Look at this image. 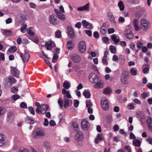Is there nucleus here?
Here are the masks:
<instances>
[{
	"mask_svg": "<svg viewBox=\"0 0 152 152\" xmlns=\"http://www.w3.org/2000/svg\"><path fill=\"white\" fill-rule=\"evenodd\" d=\"M103 84L100 81H98L94 85V87L95 88H101L103 87Z\"/></svg>",
	"mask_w": 152,
	"mask_h": 152,
	"instance_id": "28",
	"label": "nucleus"
},
{
	"mask_svg": "<svg viewBox=\"0 0 152 152\" xmlns=\"http://www.w3.org/2000/svg\"><path fill=\"white\" fill-rule=\"evenodd\" d=\"M58 103L60 107V108L62 109L63 107V101L62 99L60 98L58 101Z\"/></svg>",
	"mask_w": 152,
	"mask_h": 152,
	"instance_id": "45",
	"label": "nucleus"
},
{
	"mask_svg": "<svg viewBox=\"0 0 152 152\" xmlns=\"http://www.w3.org/2000/svg\"><path fill=\"white\" fill-rule=\"evenodd\" d=\"M132 143L134 146L139 147L141 145V142L138 139L134 140L132 142Z\"/></svg>",
	"mask_w": 152,
	"mask_h": 152,
	"instance_id": "24",
	"label": "nucleus"
},
{
	"mask_svg": "<svg viewBox=\"0 0 152 152\" xmlns=\"http://www.w3.org/2000/svg\"><path fill=\"white\" fill-rule=\"evenodd\" d=\"M11 91L13 93H17L18 91V89L17 87L15 86L12 87L11 89Z\"/></svg>",
	"mask_w": 152,
	"mask_h": 152,
	"instance_id": "44",
	"label": "nucleus"
},
{
	"mask_svg": "<svg viewBox=\"0 0 152 152\" xmlns=\"http://www.w3.org/2000/svg\"><path fill=\"white\" fill-rule=\"evenodd\" d=\"M102 140V135L101 134H98L97 135L96 139H95L94 142L98 144L99 142Z\"/></svg>",
	"mask_w": 152,
	"mask_h": 152,
	"instance_id": "23",
	"label": "nucleus"
},
{
	"mask_svg": "<svg viewBox=\"0 0 152 152\" xmlns=\"http://www.w3.org/2000/svg\"><path fill=\"white\" fill-rule=\"evenodd\" d=\"M113 129L114 132H117L119 130V128L117 124H115L113 127Z\"/></svg>",
	"mask_w": 152,
	"mask_h": 152,
	"instance_id": "52",
	"label": "nucleus"
},
{
	"mask_svg": "<svg viewBox=\"0 0 152 152\" xmlns=\"http://www.w3.org/2000/svg\"><path fill=\"white\" fill-rule=\"evenodd\" d=\"M20 98V96L17 94H15L13 95L11 97L12 99L15 101L19 99Z\"/></svg>",
	"mask_w": 152,
	"mask_h": 152,
	"instance_id": "40",
	"label": "nucleus"
},
{
	"mask_svg": "<svg viewBox=\"0 0 152 152\" xmlns=\"http://www.w3.org/2000/svg\"><path fill=\"white\" fill-rule=\"evenodd\" d=\"M24 57V60L25 61H26V62H28L30 57V54L28 53L25 51V52Z\"/></svg>",
	"mask_w": 152,
	"mask_h": 152,
	"instance_id": "34",
	"label": "nucleus"
},
{
	"mask_svg": "<svg viewBox=\"0 0 152 152\" xmlns=\"http://www.w3.org/2000/svg\"><path fill=\"white\" fill-rule=\"evenodd\" d=\"M79 104V102L77 100H75L74 102V105L75 107H78Z\"/></svg>",
	"mask_w": 152,
	"mask_h": 152,
	"instance_id": "55",
	"label": "nucleus"
},
{
	"mask_svg": "<svg viewBox=\"0 0 152 152\" xmlns=\"http://www.w3.org/2000/svg\"><path fill=\"white\" fill-rule=\"evenodd\" d=\"M72 126L75 130H77L79 129V125L76 122H74L72 124Z\"/></svg>",
	"mask_w": 152,
	"mask_h": 152,
	"instance_id": "42",
	"label": "nucleus"
},
{
	"mask_svg": "<svg viewBox=\"0 0 152 152\" xmlns=\"http://www.w3.org/2000/svg\"><path fill=\"white\" fill-rule=\"evenodd\" d=\"M57 16L54 14L50 15L49 18V20L50 23L53 25H56L59 22Z\"/></svg>",
	"mask_w": 152,
	"mask_h": 152,
	"instance_id": "6",
	"label": "nucleus"
},
{
	"mask_svg": "<svg viewBox=\"0 0 152 152\" xmlns=\"http://www.w3.org/2000/svg\"><path fill=\"white\" fill-rule=\"evenodd\" d=\"M82 24L83 26L87 27L89 25V23L85 20H83L82 21Z\"/></svg>",
	"mask_w": 152,
	"mask_h": 152,
	"instance_id": "50",
	"label": "nucleus"
},
{
	"mask_svg": "<svg viewBox=\"0 0 152 152\" xmlns=\"http://www.w3.org/2000/svg\"><path fill=\"white\" fill-rule=\"evenodd\" d=\"M85 32L86 34L89 37H91L92 36V32L90 30H85Z\"/></svg>",
	"mask_w": 152,
	"mask_h": 152,
	"instance_id": "54",
	"label": "nucleus"
},
{
	"mask_svg": "<svg viewBox=\"0 0 152 152\" xmlns=\"http://www.w3.org/2000/svg\"><path fill=\"white\" fill-rule=\"evenodd\" d=\"M149 96V93L148 92H144L141 94V97L143 99H145L146 97H148Z\"/></svg>",
	"mask_w": 152,
	"mask_h": 152,
	"instance_id": "43",
	"label": "nucleus"
},
{
	"mask_svg": "<svg viewBox=\"0 0 152 152\" xmlns=\"http://www.w3.org/2000/svg\"><path fill=\"white\" fill-rule=\"evenodd\" d=\"M77 10L79 11H83L86 10L87 11H88L90 10V4L89 3H87L85 6L80 7L77 8Z\"/></svg>",
	"mask_w": 152,
	"mask_h": 152,
	"instance_id": "11",
	"label": "nucleus"
},
{
	"mask_svg": "<svg viewBox=\"0 0 152 152\" xmlns=\"http://www.w3.org/2000/svg\"><path fill=\"white\" fill-rule=\"evenodd\" d=\"M118 6L121 11L124 10V6L123 2L120 1L118 4Z\"/></svg>",
	"mask_w": 152,
	"mask_h": 152,
	"instance_id": "33",
	"label": "nucleus"
},
{
	"mask_svg": "<svg viewBox=\"0 0 152 152\" xmlns=\"http://www.w3.org/2000/svg\"><path fill=\"white\" fill-rule=\"evenodd\" d=\"M111 37L112 40L115 43L117 44L120 41L119 38L117 37L115 34H113L111 36Z\"/></svg>",
	"mask_w": 152,
	"mask_h": 152,
	"instance_id": "19",
	"label": "nucleus"
},
{
	"mask_svg": "<svg viewBox=\"0 0 152 152\" xmlns=\"http://www.w3.org/2000/svg\"><path fill=\"white\" fill-rule=\"evenodd\" d=\"M18 152H29L28 150L25 148H20Z\"/></svg>",
	"mask_w": 152,
	"mask_h": 152,
	"instance_id": "63",
	"label": "nucleus"
},
{
	"mask_svg": "<svg viewBox=\"0 0 152 152\" xmlns=\"http://www.w3.org/2000/svg\"><path fill=\"white\" fill-rule=\"evenodd\" d=\"M136 138V137L132 132H130L129 134V139H130Z\"/></svg>",
	"mask_w": 152,
	"mask_h": 152,
	"instance_id": "59",
	"label": "nucleus"
},
{
	"mask_svg": "<svg viewBox=\"0 0 152 152\" xmlns=\"http://www.w3.org/2000/svg\"><path fill=\"white\" fill-rule=\"evenodd\" d=\"M67 48L69 50H71L74 48V46L72 44V42L71 41H68L66 45Z\"/></svg>",
	"mask_w": 152,
	"mask_h": 152,
	"instance_id": "26",
	"label": "nucleus"
},
{
	"mask_svg": "<svg viewBox=\"0 0 152 152\" xmlns=\"http://www.w3.org/2000/svg\"><path fill=\"white\" fill-rule=\"evenodd\" d=\"M108 18L109 19L111 23H113V24L115 23V18L113 13L111 12H109L108 13Z\"/></svg>",
	"mask_w": 152,
	"mask_h": 152,
	"instance_id": "22",
	"label": "nucleus"
},
{
	"mask_svg": "<svg viewBox=\"0 0 152 152\" xmlns=\"http://www.w3.org/2000/svg\"><path fill=\"white\" fill-rule=\"evenodd\" d=\"M58 56L57 54H54L53 56L52 59V61L53 63L56 62V60H57L58 58Z\"/></svg>",
	"mask_w": 152,
	"mask_h": 152,
	"instance_id": "39",
	"label": "nucleus"
},
{
	"mask_svg": "<svg viewBox=\"0 0 152 152\" xmlns=\"http://www.w3.org/2000/svg\"><path fill=\"white\" fill-rule=\"evenodd\" d=\"M133 24L136 31H137L140 29V26H139V21L138 19H134L133 21Z\"/></svg>",
	"mask_w": 152,
	"mask_h": 152,
	"instance_id": "12",
	"label": "nucleus"
},
{
	"mask_svg": "<svg viewBox=\"0 0 152 152\" xmlns=\"http://www.w3.org/2000/svg\"><path fill=\"white\" fill-rule=\"evenodd\" d=\"M81 126L83 130L86 131L89 129L90 125L87 120L82 119L81 122Z\"/></svg>",
	"mask_w": 152,
	"mask_h": 152,
	"instance_id": "7",
	"label": "nucleus"
},
{
	"mask_svg": "<svg viewBox=\"0 0 152 152\" xmlns=\"http://www.w3.org/2000/svg\"><path fill=\"white\" fill-rule=\"evenodd\" d=\"M64 96V107L65 108H66L70 106L69 102L72 103V101L71 100H68L66 98L65 96Z\"/></svg>",
	"mask_w": 152,
	"mask_h": 152,
	"instance_id": "18",
	"label": "nucleus"
},
{
	"mask_svg": "<svg viewBox=\"0 0 152 152\" xmlns=\"http://www.w3.org/2000/svg\"><path fill=\"white\" fill-rule=\"evenodd\" d=\"M83 138V134L82 132L78 131L75 137V140L78 141L81 140Z\"/></svg>",
	"mask_w": 152,
	"mask_h": 152,
	"instance_id": "13",
	"label": "nucleus"
},
{
	"mask_svg": "<svg viewBox=\"0 0 152 152\" xmlns=\"http://www.w3.org/2000/svg\"><path fill=\"white\" fill-rule=\"evenodd\" d=\"M11 73L13 76L16 77H19L20 71L17 69L14 68L13 69H11Z\"/></svg>",
	"mask_w": 152,
	"mask_h": 152,
	"instance_id": "17",
	"label": "nucleus"
},
{
	"mask_svg": "<svg viewBox=\"0 0 152 152\" xmlns=\"http://www.w3.org/2000/svg\"><path fill=\"white\" fill-rule=\"evenodd\" d=\"M20 107L22 108H27V104L26 103L22 102L20 104Z\"/></svg>",
	"mask_w": 152,
	"mask_h": 152,
	"instance_id": "51",
	"label": "nucleus"
},
{
	"mask_svg": "<svg viewBox=\"0 0 152 152\" xmlns=\"http://www.w3.org/2000/svg\"><path fill=\"white\" fill-rule=\"evenodd\" d=\"M71 58L75 63H78L81 60L80 56L76 54H74L72 55L71 56Z\"/></svg>",
	"mask_w": 152,
	"mask_h": 152,
	"instance_id": "10",
	"label": "nucleus"
},
{
	"mask_svg": "<svg viewBox=\"0 0 152 152\" xmlns=\"http://www.w3.org/2000/svg\"><path fill=\"white\" fill-rule=\"evenodd\" d=\"M68 35L71 39H73L75 37V34L72 28L70 26H68L67 27Z\"/></svg>",
	"mask_w": 152,
	"mask_h": 152,
	"instance_id": "9",
	"label": "nucleus"
},
{
	"mask_svg": "<svg viewBox=\"0 0 152 152\" xmlns=\"http://www.w3.org/2000/svg\"><path fill=\"white\" fill-rule=\"evenodd\" d=\"M5 142L4 136L2 134H0V147L5 145Z\"/></svg>",
	"mask_w": 152,
	"mask_h": 152,
	"instance_id": "21",
	"label": "nucleus"
},
{
	"mask_svg": "<svg viewBox=\"0 0 152 152\" xmlns=\"http://www.w3.org/2000/svg\"><path fill=\"white\" fill-rule=\"evenodd\" d=\"M81 25V23L80 22H78L77 23H76L75 26L76 27L80 29V28Z\"/></svg>",
	"mask_w": 152,
	"mask_h": 152,
	"instance_id": "62",
	"label": "nucleus"
},
{
	"mask_svg": "<svg viewBox=\"0 0 152 152\" xmlns=\"http://www.w3.org/2000/svg\"><path fill=\"white\" fill-rule=\"evenodd\" d=\"M42 106V109H43L45 111H48L49 109V107L48 104H43L41 105Z\"/></svg>",
	"mask_w": 152,
	"mask_h": 152,
	"instance_id": "36",
	"label": "nucleus"
},
{
	"mask_svg": "<svg viewBox=\"0 0 152 152\" xmlns=\"http://www.w3.org/2000/svg\"><path fill=\"white\" fill-rule=\"evenodd\" d=\"M58 18L62 20H64L65 19V15L62 13L58 15Z\"/></svg>",
	"mask_w": 152,
	"mask_h": 152,
	"instance_id": "47",
	"label": "nucleus"
},
{
	"mask_svg": "<svg viewBox=\"0 0 152 152\" xmlns=\"http://www.w3.org/2000/svg\"><path fill=\"white\" fill-rule=\"evenodd\" d=\"M101 106L102 109L105 110L109 109V104L108 100L105 98H103L101 100Z\"/></svg>",
	"mask_w": 152,
	"mask_h": 152,
	"instance_id": "5",
	"label": "nucleus"
},
{
	"mask_svg": "<svg viewBox=\"0 0 152 152\" xmlns=\"http://www.w3.org/2000/svg\"><path fill=\"white\" fill-rule=\"evenodd\" d=\"M86 105L87 107H91L93 104L90 100H87L86 102Z\"/></svg>",
	"mask_w": 152,
	"mask_h": 152,
	"instance_id": "46",
	"label": "nucleus"
},
{
	"mask_svg": "<svg viewBox=\"0 0 152 152\" xmlns=\"http://www.w3.org/2000/svg\"><path fill=\"white\" fill-rule=\"evenodd\" d=\"M28 110L30 113L32 115H34L35 114L34 110V108L31 106L29 107H28Z\"/></svg>",
	"mask_w": 152,
	"mask_h": 152,
	"instance_id": "49",
	"label": "nucleus"
},
{
	"mask_svg": "<svg viewBox=\"0 0 152 152\" xmlns=\"http://www.w3.org/2000/svg\"><path fill=\"white\" fill-rule=\"evenodd\" d=\"M94 74L90 73L88 76L89 81L92 83H95L98 81H101L100 77L96 75H94Z\"/></svg>",
	"mask_w": 152,
	"mask_h": 152,
	"instance_id": "4",
	"label": "nucleus"
},
{
	"mask_svg": "<svg viewBox=\"0 0 152 152\" xmlns=\"http://www.w3.org/2000/svg\"><path fill=\"white\" fill-rule=\"evenodd\" d=\"M147 124L149 130L152 132V118L150 116H148L147 118Z\"/></svg>",
	"mask_w": 152,
	"mask_h": 152,
	"instance_id": "14",
	"label": "nucleus"
},
{
	"mask_svg": "<svg viewBox=\"0 0 152 152\" xmlns=\"http://www.w3.org/2000/svg\"><path fill=\"white\" fill-rule=\"evenodd\" d=\"M103 93L106 94H109L112 92V90L109 86L104 88L103 90Z\"/></svg>",
	"mask_w": 152,
	"mask_h": 152,
	"instance_id": "25",
	"label": "nucleus"
},
{
	"mask_svg": "<svg viewBox=\"0 0 152 152\" xmlns=\"http://www.w3.org/2000/svg\"><path fill=\"white\" fill-rule=\"evenodd\" d=\"M102 40L104 41V43H107L109 40V38L106 37H102Z\"/></svg>",
	"mask_w": 152,
	"mask_h": 152,
	"instance_id": "57",
	"label": "nucleus"
},
{
	"mask_svg": "<svg viewBox=\"0 0 152 152\" xmlns=\"http://www.w3.org/2000/svg\"><path fill=\"white\" fill-rule=\"evenodd\" d=\"M25 121L27 123H29L31 124H33L35 121L32 119H31L29 117H26L25 119Z\"/></svg>",
	"mask_w": 152,
	"mask_h": 152,
	"instance_id": "35",
	"label": "nucleus"
},
{
	"mask_svg": "<svg viewBox=\"0 0 152 152\" xmlns=\"http://www.w3.org/2000/svg\"><path fill=\"white\" fill-rule=\"evenodd\" d=\"M151 26V24L149 20L145 18L141 19L140 22V29L147 31L150 29Z\"/></svg>",
	"mask_w": 152,
	"mask_h": 152,
	"instance_id": "1",
	"label": "nucleus"
},
{
	"mask_svg": "<svg viewBox=\"0 0 152 152\" xmlns=\"http://www.w3.org/2000/svg\"><path fill=\"white\" fill-rule=\"evenodd\" d=\"M43 145L45 148L47 150H49L50 148V142H45L43 144Z\"/></svg>",
	"mask_w": 152,
	"mask_h": 152,
	"instance_id": "37",
	"label": "nucleus"
},
{
	"mask_svg": "<svg viewBox=\"0 0 152 152\" xmlns=\"http://www.w3.org/2000/svg\"><path fill=\"white\" fill-rule=\"evenodd\" d=\"M2 32L3 34L6 36H10L12 34V31L9 30H3Z\"/></svg>",
	"mask_w": 152,
	"mask_h": 152,
	"instance_id": "27",
	"label": "nucleus"
},
{
	"mask_svg": "<svg viewBox=\"0 0 152 152\" xmlns=\"http://www.w3.org/2000/svg\"><path fill=\"white\" fill-rule=\"evenodd\" d=\"M70 83L67 80L65 81L63 83V86L65 89H69L70 88Z\"/></svg>",
	"mask_w": 152,
	"mask_h": 152,
	"instance_id": "29",
	"label": "nucleus"
},
{
	"mask_svg": "<svg viewBox=\"0 0 152 152\" xmlns=\"http://www.w3.org/2000/svg\"><path fill=\"white\" fill-rule=\"evenodd\" d=\"M110 49V51L112 53H116V50L115 47L114 46H111Z\"/></svg>",
	"mask_w": 152,
	"mask_h": 152,
	"instance_id": "48",
	"label": "nucleus"
},
{
	"mask_svg": "<svg viewBox=\"0 0 152 152\" xmlns=\"http://www.w3.org/2000/svg\"><path fill=\"white\" fill-rule=\"evenodd\" d=\"M17 50L16 47L15 46H13L10 47L8 49L7 52L10 53H13L16 51Z\"/></svg>",
	"mask_w": 152,
	"mask_h": 152,
	"instance_id": "32",
	"label": "nucleus"
},
{
	"mask_svg": "<svg viewBox=\"0 0 152 152\" xmlns=\"http://www.w3.org/2000/svg\"><path fill=\"white\" fill-rule=\"evenodd\" d=\"M31 40L37 44H38L39 42V39L37 37L32 38L31 39Z\"/></svg>",
	"mask_w": 152,
	"mask_h": 152,
	"instance_id": "53",
	"label": "nucleus"
},
{
	"mask_svg": "<svg viewBox=\"0 0 152 152\" xmlns=\"http://www.w3.org/2000/svg\"><path fill=\"white\" fill-rule=\"evenodd\" d=\"M46 46H51L53 42L51 41H49L48 42L46 41L45 42Z\"/></svg>",
	"mask_w": 152,
	"mask_h": 152,
	"instance_id": "61",
	"label": "nucleus"
},
{
	"mask_svg": "<svg viewBox=\"0 0 152 152\" xmlns=\"http://www.w3.org/2000/svg\"><path fill=\"white\" fill-rule=\"evenodd\" d=\"M62 93L63 95H66L65 96L68 99H70L71 97V96L69 91H66L65 88H63L62 90Z\"/></svg>",
	"mask_w": 152,
	"mask_h": 152,
	"instance_id": "20",
	"label": "nucleus"
},
{
	"mask_svg": "<svg viewBox=\"0 0 152 152\" xmlns=\"http://www.w3.org/2000/svg\"><path fill=\"white\" fill-rule=\"evenodd\" d=\"M49 124L51 126H54L56 125V123L53 120H51L50 121Z\"/></svg>",
	"mask_w": 152,
	"mask_h": 152,
	"instance_id": "60",
	"label": "nucleus"
},
{
	"mask_svg": "<svg viewBox=\"0 0 152 152\" xmlns=\"http://www.w3.org/2000/svg\"><path fill=\"white\" fill-rule=\"evenodd\" d=\"M78 50L81 53H84L86 50L85 43L84 41H81L78 44Z\"/></svg>",
	"mask_w": 152,
	"mask_h": 152,
	"instance_id": "8",
	"label": "nucleus"
},
{
	"mask_svg": "<svg viewBox=\"0 0 152 152\" xmlns=\"http://www.w3.org/2000/svg\"><path fill=\"white\" fill-rule=\"evenodd\" d=\"M114 32V29L113 28H109L108 29V32L109 34L113 33Z\"/></svg>",
	"mask_w": 152,
	"mask_h": 152,
	"instance_id": "58",
	"label": "nucleus"
},
{
	"mask_svg": "<svg viewBox=\"0 0 152 152\" xmlns=\"http://www.w3.org/2000/svg\"><path fill=\"white\" fill-rule=\"evenodd\" d=\"M129 74V72L127 71H124L122 72L121 75V80L123 84H127Z\"/></svg>",
	"mask_w": 152,
	"mask_h": 152,
	"instance_id": "3",
	"label": "nucleus"
},
{
	"mask_svg": "<svg viewBox=\"0 0 152 152\" xmlns=\"http://www.w3.org/2000/svg\"><path fill=\"white\" fill-rule=\"evenodd\" d=\"M9 82L11 84H13L16 82V80L15 78L12 76H10L8 78Z\"/></svg>",
	"mask_w": 152,
	"mask_h": 152,
	"instance_id": "38",
	"label": "nucleus"
},
{
	"mask_svg": "<svg viewBox=\"0 0 152 152\" xmlns=\"http://www.w3.org/2000/svg\"><path fill=\"white\" fill-rule=\"evenodd\" d=\"M45 136V133L44 130L39 128H37L35 130L33 131L32 136L34 138L37 139Z\"/></svg>",
	"mask_w": 152,
	"mask_h": 152,
	"instance_id": "2",
	"label": "nucleus"
},
{
	"mask_svg": "<svg viewBox=\"0 0 152 152\" xmlns=\"http://www.w3.org/2000/svg\"><path fill=\"white\" fill-rule=\"evenodd\" d=\"M130 73L133 76H135L137 75V70L135 68H132L130 70Z\"/></svg>",
	"mask_w": 152,
	"mask_h": 152,
	"instance_id": "31",
	"label": "nucleus"
},
{
	"mask_svg": "<svg viewBox=\"0 0 152 152\" xmlns=\"http://www.w3.org/2000/svg\"><path fill=\"white\" fill-rule=\"evenodd\" d=\"M83 94L86 98H89L90 97V93L86 90L84 91L83 93Z\"/></svg>",
	"mask_w": 152,
	"mask_h": 152,
	"instance_id": "30",
	"label": "nucleus"
},
{
	"mask_svg": "<svg viewBox=\"0 0 152 152\" xmlns=\"http://www.w3.org/2000/svg\"><path fill=\"white\" fill-rule=\"evenodd\" d=\"M125 36L129 39H132L133 37V34L131 31L130 29H127L125 31Z\"/></svg>",
	"mask_w": 152,
	"mask_h": 152,
	"instance_id": "15",
	"label": "nucleus"
},
{
	"mask_svg": "<svg viewBox=\"0 0 152 152\" xmlns=\"http://www.w3.org/2000/svg\"><path fill=\"white\" fill-rule=\"evenodd\" d=\"M146 141L148 142L149 144L152 145V138L151 137H148L146 140Z\"/></svg>",
	"mask_w": 152,
	"mask_h": 152,
	"instance_id": "64",
	"label": "nucleus"
},
{
	"mask_svg": "<svg viewBox=\"0 0 152 152\" xmlns=\"http://www.w3.org/2000/svg\"><path fill=\"white\" fill-rule=\"evenodd\" d=\"M108 27L106 25V24L105 23H103L100 29V33L102 34H106L107 31V28Z\"/></svg>",
	"mask_w": 152,
	"mask_h": 152,
	"instance_id": "16",
	"label": "nucleus"
},
{
	"mask_svg": "<svg viewBox=\"0 0 152 152\" xmlns=\"http://www.w3.org/2000/svg\"><path fill=\"white\" fill-rule=\"evenodd\" d=\"M55 36L58 38H60L61 37V33L60 31L58 30L56 31L55 33Z\"/></svg>",
	"mask_w": 152,
	"mask_h": 152,
	"instance_id": "41",
	"label": "nucleus"
},
{
	"mask_svg": "<svg viewBox=\"0 0 152 152\" xmlns=\"http://www.w3.org/2000/svg\"><path fill=\"white\" fill-rule=\"evenodd\" d=\"M128 108L130 110H132L134 108V104L133 103L129 104H128Z\"/></svg>",
	"mask_w": 152,
	"mask_h": 152,
	"instance_id": "56",
	"label": "nucleus"
}]
</instances>
